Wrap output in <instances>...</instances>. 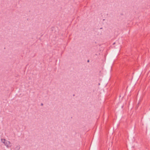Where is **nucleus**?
Segmentation results:
<instances>
[{"label": "nucleus", "instance_id": "1", "mask_svg": "<svg viewBox=\"0 0 150 150\" xmlns=\"http://www.w3.org/2000/svg\"><path fill=\"white\" fill-rule=\"evenodd\" d=\"M1 140L2 142L4 144L7 148L10 147L11 146V143L9 141H8L5 139H1Z\"/></svg>", "mask_w": 150, "mask_h": 150}, {"label": "nucleus", "instance_id": "2", "mask_svg": "<svg viewBox=\"0 0 150 150\" xmlns=\"http://www.w3.org/2000/svg\"><path fill=\"white\" fill-rule=\"evenodd\" d=\"M87 62H89V60H88V61H87Z\"/></svg>", "mask_w": 150, "mask_h": 150}, {"label": "nucleus", "instance_id": "3", "mask_svg": "<svg viewBox=\"0 0 150 150\" xmlns=\"http://www.w3.org/2000/svg\"><path fill=\"white\" fill-rule=\"evenodd\" d=\"M41 105H43V104L42 103Z\"/></svg>", "mask_w": 150, "mask_h": 150}]
</instances>
